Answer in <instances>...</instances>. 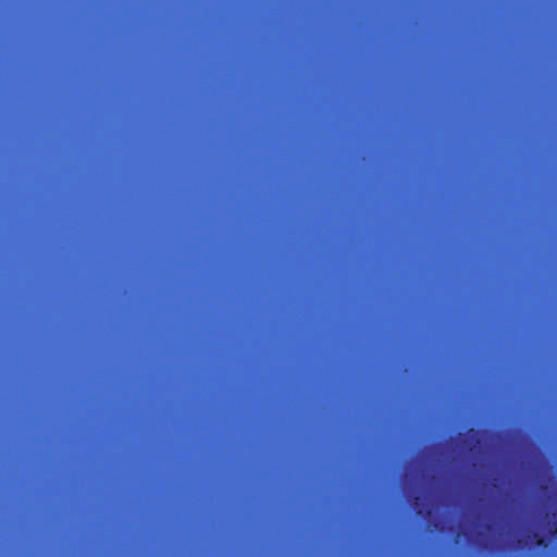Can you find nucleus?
Returning <instances> with one entry per match:
<instances>
[{"mask_svg":"<svg viewBox=\"0 0 557 557\" xmlns=\"http://www.w3.org/2000/svg\"><path fill=\"white\" fill-rule=\"evenodd\" d=\"M468 435H469L470 437H474V436H476V435H478V431H476L475 429H473V428H470V429L468 430Z\"/></svg>","mask_w":557,"mask_h":557,"instance_id":"2","label":"nucleus"},{"mask_svg":"<svg viewBox=\"0 0 557 557\" xmlns=\"http://www.w3.org/2000/svg\"><path fill=\"white\" fill-rule=\"evenodd\" d=\"M550 535L556 536L557 535V527L550 531Z\"/></svg>","mask_w":557,"mask_h":557,"instance_id":"3","label":"nucleus"},{"mask_svg":"<svg viewBox=\"0 0 557 557\" xmlns=\"http://www.w3.org/2000/svg\"><path fill=\"white\" fill-rule=\"evenodd\" d=\"M532 541L536 547L546 548L548 546L547 539L540 533H533Z\"/></svg>","mask_w":557,"mask_h":557,"instance_id":"1","label":"nucleus"}]
</instances>
